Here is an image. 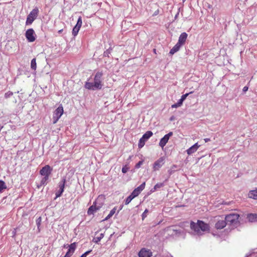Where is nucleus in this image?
<instances>
[{
    "label": "nucleus",
    "mask_w": 257,
    "mask_h": 257,
    "mask_svg": "<svg viewBox=\"0 0 257 257\" xmlns=\"http://www.w3.org/2000/svg\"><path fill=\"white\" fill-rule=\"evenodd\" d=\"M190 228L195 234L201 235L204 232L209 231L210 226L202 220H197V222H190Z\"/></svg>",
    "instance_id": "f257e3e1"
},
{
    "label": "nucleus",
    "mask_w": 257,
    "mask_h": 257,
    "mask_svg": "<svg viewBox=\"0 0 257 257\" xmlns=\"http://www.w3.org/2000/svg\"><path fill=\"white\" fill-rule=\"evenodd\" d=\"M38 14L39 9L37 7H35L28 15L26 22V25H31L34 21L37 18Z\"/></svg>",
    "instance_id": "f03ea898"
},
{
    "label": "nucleus",
    "mask_w": 257,
    "mask_h": 257,
    "mask_svg": "<svg viewBox=\"0 0 257 257\" xmlns=\"http://www.w3.org/2000/svg\"><path fill=\"white\" fill-rule=\"evenodd\" d=\"M25 37L29 42H33L36 40V35L34 30L31 28L26 31Z\"/></svg>",
    "instance_id": "7ed1b4c3"
},
{
    "label": "nucleus",
    "mask_w": 257,
    "mask_h": 257,
    "mask_svg": "<svg viewBox=\"0 0 257 257\" xmlns=\"http://www.w3.org/2000/svg\"><path fill=\"white\" fill-rule=\"evenodd\" d=\"M239 215L236 213H231L228 215H227L225 219L227 222V223L229 224H233L236 223L238 221V218Z\"/></svg>",
    "instance_id": "20e7f679"
},
{
    "label": "nucleus",
    "mask_w": 257,
    "mask_h": 257,
    "mask_svg": "<svg viewBox=\"0 0 257 257\" xmlns=\"http://www.w3.org/2000/svg\"><path fill=\"white\" fill-rule=\"evenodd\" d=\"M98 200V198L94 201L93 203V205L91 206L87 210L88 215L93 214L94 212H95L97 210H99L102 206V204H99L97 205V202Z\"/></svg>",
    "instance_id": "39448f33"
},
{
    "label": "nucleus",
    "mask_w": 257,
    "mask_h": 257,
    "mask_svg": "<svg viewBox=\"0 0 257 257\" xmlns=\"http://www.w3.org/2000/svg\"><path fill=\"white\" fill-rule=\"evenodd\" d=\"M103 73L102 72L98 71L96 72L94 77V81L95 82V86L100 87L102 88V77Z\"/></svg>",
    "instance_id": "423d86ee"
},
{
    "label": "nucleus",
    "mask_w": 257,
    "mask_h": 257,
    "mask_svg": "<svg viewBox=\"0 0 257 257\" xmlns=\"http://www.w3.org/2000/svg\"><path fill=\"white\" fill-rule=\"evenodd\" d=\"M52 168L48 165L43 167L40 171V174L41 176L49 177L51 174Z\"/></svg>",
    "instance_id": "0eeeda50"
},
{
    "label": "nucleus",
    "mask_w": 257,
    "mask_h": 257,
    "mask_svg": "<svg viewBox=\"0 0 257 257\" xmlns=\"http://www.w3.org/2000/svg\"><path fill=\"white\" fill-rule=\"evenodd\" d=\"M173 132H171L168 134L165 135L163 138H162L159 142V146L163 149L164 146L168 143L170 137L172 136Z\"/></svg>",
    "instance_id": "6e6552de"
},
{
    "label": "nucleus",
    "mask_w": 257,
    "mask_h": 257,
    "mask_svg": "<svg viewBox=\"0 0 257 257\" xmlns=\"http://www.w3.org/2000/svg\"><path fill=\"white\" fill-rule=\"evenodd\" d=\"M82 18L81 17H79L77 20L76 25L73 28L72 30V35L74 36H76L78 34V33L82 26Z\"/></svg>",
    "instance_id": "1a4fd4ad"
},
{
    "label": "nucleus",
    "mask_w": 257,
    "mask_h": 257,
    "mask_svg": "<svg viewBox=\"0 0 257 257\" xmlns=\"http://www.w3.org/2000/svg\"><path fill=\"white\" fill-rule=\"evenodd\" d=\"M165 162V158L163 157L160 158L155 162L153 165V169L154 171L158 170L163 165Z\"/></svg>",
    "instance_id": "9d476101"
},
{
    "label": "nucleus",
    "mask_w": 257,
    "mask_h": 257,
    "mask_svg": "<svg viewBox=\"0 0 257 257\" xmlns=\"http://www.w3.org/2000/svg\"><path fill=\"white\" fill-rule=\"evenodd\" d=\"M145 182H144L140 186L138 187L137 188L135 189V190L131 193V196H133L134 198H135L136 197L138 196L140 194L141 191L145 189Z\"/></svg>",
    "instance_id": "9b49d317"
},
{
    "label": "nucleus",
    "mask_w": 257,
    "mask_h": 257,
    "mask_svg": "<svg viewBox=\"0 0 257 257\" xmlns=\"http://www.w3.org/2000/svg\"><path fill=\"white\" fill-rule=\"evenodd\" d=\"M68 247L69 248L68 250L64 257H71L72 255L76 248V244L75 242H73L68 245Z\"/></svg>",
    "instance_id": "f8f14e48"
},
{
    "label": "nucleus",
    "mask_w": 257,
    "mask_h": 257,
    "mask_svg": "<svg viewBox=\"0 0 257 257\" xmlns=\"http://www.w3.org/2000/svg\"><path fill=\"white\" fill-rule=\"evenodd\" d=\"M95 82H91L86 81L85 83L84 87L86 89L90 90H96L101 89V88L100 87L95 86Z\"/></svg>",
    "instance_id": "ddd939ff"
},
{
    "label": "nucleus",
    "mask_w": 257,
    "mask_h": 257,
    "mask_svg": "<svg viewBox=\"0 0 257 257\" xmlns=\"http://www.w3.org/2000/svg\"><path fill=\"white\" fill-rule=\"evenodd\" d=\"M66 183V179L63 178L61 182L59 183V190L56 194V197H60L64 191L65 184Z\"/></svg>",
    "instance_id": "4468645a"
},
{
    "label": "nucleus",
    "mask_w": 257,
    "mask_h": 257,
    "mask_svg": "<svg viewBox=\"0 0 257 257\" xmlns=\"http://www.w3.org/2000/svg\"><path fill=\"white\" fill-rule=\"evenodd\" d=\"M152 252L146 248H142L139 253V257H151Z\"/></svg>",
    "instance_id": "2eb2a0df"
},
{
    "label": "nucleus",
    "mask_w": 257,
    "mask_h": 257,
    "mask_svg": "<svg viewBox=\"0 0 257 257\" xmlns=\"http://www.w3.org/2000/svg\"><path fill=\"white\" fill-rule=\"evenodd\" d=\"M200 147V145H199L197 143H195L194 145H193L186 150L187 154L188 155H191V154L194 153L197 151L198 149Z\"/></svg>",
    "instance_id": "dca6fc26"
},
{
    "label": "nucleus",
    "mask_w": 257,
    "mask_h": 257,
    "mask_svg": "<svg viewBox=\"0 0 257 257\" xmlns=\"http://www.w3.org/2000/svg\"><path fill=\"white\" fill-rule=\"evenodd\" d=\"M227 223L226 220H224L222 218L221 219L218 220L215 224V227L217 229H222L226 225Z\"/></svg>",
    "instance_id": "f3484780"
},
{
    "label": "nucleus",
    "mask_w": 257,
    "mask_h": 257,
    "mask_svg": "<svg viewBox=\"0 0 257 257\" xmlns=\"http://www.w3.org/2000/svg\"><path fill=\"white\" fill-rule=\"evenodd\" d=\"M187 36L188 35L186 33L183 32L181 33L179 37L178 43L181 45L183 46L186 41Z\"/></svg>",
    "instance_id": "a211bd4d"
},
{
    "label": "nucleus",
    "mask_w": 257,
    "mask_h": 257,
    "mask_svg": "<svg viewBox=\"0 0 257 257\" xmlns=\"http://www.w3.org/2000/svg\"><path fill=\"white\" fill-rule=\"evenodd\" d=\"M181 46L182 45L177 42V43L171 49L170 53L172 55L174 54L179 50Z\"/></svg>",
    "instance_id": "6ab92c4d"
},
{
    "label": "nucleus",
    "mask_w": 257,
    "mask_h": 257,
    "mask_svg": "<svg viewBox=\"0 0 257 257\" xmlns=\"http://www.w3.org/2000/svg\"><path fill=\"white\" fill-rule=\"evenodd\" d=\"M248 197L253 199H257V189L251 190L248 193Z\"/></svg>",
    "instance_id": "aec40b11"
},
{
    "label": "nucleus",
    "mask_w": 257,
    "mask_h": 257,
    "mask_svg": "<svg viewBox=\"0 0 257 257\" xmlns=\"http://www.w3.org/2000/svg\"><path fill=\"white\" fill-rule=\"evenodd\" d=\"M153 134L151 131H148L143 135L142 138L147 141L151 137L153 136Z\"/></svg>",
    "instance_id": "412c9836"
},
{
    "label": "nucleus",
    "mask_w": 257,
    "mask_h": 257,
    "mask_svg": "<svg viewBox=\"0 0 257 257\" xmlns=\"http://www.w3.org/2000/svg\"><path fill=\"white\" fill-rule=\"evenodd\" d=\"M248 220L250 222H253L257 219V214H250L247 216Z\"/></svg>",
    "instance_id": "4be33fe9"
},
{
    "label": "nucleus",
    "mask_w": 257,
    "mask_h": 257,
    "mask_svg": "<svg viewBox=\"0 0 257 257\" xmlns=\"http://www.w3.org/2000/svg\"><path fill=\"white\" fill-rule=\"evenodd\" d=\"M116 210V207H114L110 211V212L108 214V215L105 217V218L104 219V220H107L108 219H109L110 217H111L113 216V215L115 213Z\"/></svg>",
    "instance_id": "5701e85b"
},
{
    "label": "nucleus",
    "mask_w": 257,
    "mask_h": 257,
    "mask_svg": "<svg viewBox=\"0 0 257 257\" xmlns=\"http://www.w3.org/2000/svg\"><path fill=\"white\" fill-rule=\"evenodd\" d=\"M63 113H54L53 116V123L57 122Z\"/></svg>",
    "instance_id": "b1692460"
},
{
    "label": "nucleus",
    "mask_w": 257,
    "mask_h": 257,
    "mask_svg": "<svg viewBox=\"0 0 257 257\" xmlns=\"http://www.w3.org/2000/svg\"><path fill=\"white\" fill-rule=\"evenodd\" d=\"M31 68L32 70H35L37 68V63H36V60L35 58H33L31 60Z\"/></svg>",
    "instance_id": "393cba45"
},
{
    "label": "nucleus",
    "mask_w": 257,
    "mask_h": 257,
    "mask_svg": "<svg viewBox=\"0 0 257 257\" xmlns=\"http://www.w3.org/2000/svg\"><path fill=\"white\" fill-rule=\"evenodd\" d=\"M146 142V140H145L144 139L141 138L139 140V142L138 144V147L140 149L143 148Z\"/></svg>",
    "instance_id": "a878e982"
},
{
    "label": "nucleus",
    "mask_w": 257,
    "mask_h": 257,
    "mask_svg": "<svg viewBox=\"0 0 257 257\" xmlns=\"http://www.w3.org/2000/svg\"><path fill=\"white\" fill-rule=\"evenodd\" d=\"M104 237L103 233H101L98 236H96L94 238V242L96 243H98L99 242L101 239Z\"/></svg>",
    "instance_id": "bb28decb"
},
{
    "label": "nucleus",
    "mask_w": 257,
    "mask_h": 257,
    "mask_svg": "<svg viewBox=\"0 0 257 257\" xmlns=\"http://www.w3.org/2000/svg\"><path fill=\"white\" fill-rule=\"evenodd\" d=\"M49 178V177L44 176L41 181L40 185L42 186L46 184Z\"/></svg>",
    "instance_id": "cd10ccee"
},
{
    "label": "nucleus",
    "mask_w": 257,
    "mask_h": 257,
    "mask_svg": "<svg viewBox=\"0 0 257 257\" xmlns=\"http://www.w3.org/2000/svg\"><path fill=\"white\" fill-rule=\"evenodd\" d=\"M7 187L6 184L4 181L0 180V192H2L4 189H6Z\"/></svg>",
    "instance_id": "c85d7f7f"
},
{
    "label": "nucleus",
    "mask_w": 257,
    "mask_h": 257,
    "mask_svg": "<svg viewBox=\"0 0 257 257\" xmlns=\"http://www.w3.org/2000/svg\"><path fill=\"white\" fill-rule=\"evenodd\" d=\"M183 100L180 98L178 100L176 103H175L172 105V107H177L181 106L182 104Z\"/></svg>",
    "instance_id": "c756f323"
},
{
    "label": "nucleus",
    "mask_w": 257,
    "mask_h": 257,
    "mask_svg": "<svg viewBox=\"0 0 257 257\" xmlns=\"http://www.w3.org/2000/svg\"><path fill=\"white\" fill-rule=\"evenodd\" d=\"M134 198L133 197V196H132L131 195H130L125 199V205L128 204Z\"/></svg>",
    "instance_id": "7c9ffc66"
},
{
    "label": "nucleus",
    "mask_w": 257,
    "mask_h": 257,
    "mask_svg": "<svg viewBox=\"0 0 257 257\" xmlns=\"http://www.w3.org/2000/svg\"><path fill=\"white\" fill-rule=\"evenodd\" d=\"M164 186V183H157L156 184L154 187V190H156L158 188H161L162 187Z\"/></svg>",
    "instance_id": "2f4dec72"
},
{
    "label": "nucleus",
    "mask_w": 257,
    "mask_h": 257,
    "mask_svg": "<svg viewBox=\"0 0 257 257\" xmlns=\"http://www.w3.org/2000/svg\"><path fill=\"white\" fill-rule=\"evenodd\" d=\"M13 94V93L10 91L6 92L5 94V97L6 98H8L9 97H10L11 96H12Z\"/></svg>",
    "instance_id": "473e14b6"
},
{
    "label": "nucleus",
    "mask_w": 257,
    "mask_h": 257,
    "mask_svg": "<svg viewBox=\"0 0 257 257\" xmlns=\"http://www.w3.org/2000/svg\"><path fill=\"white\" fill-rule=\"evenodd\" d=\"M192 93H193V92H190L189 93H187L182 95L181 97V99L183 100V101H184L186 99V97L189 95V94Z\"/></svg>",
    "instance_id": "72a5a7b5"
},
{
    "label": "nucleus",
    "mask_w": 257,
    "mask_h": 257,
    "mask_svg": "<svg viewBox=\"0 0 257 257\" xmlns=\"http://www.w3.org/2000/svg\"><path fill=\"white\" fill-rule=\"evenodd\" d=\"M54 112H63V108L62 106H59Z\"/></svg>",
    "instance_id": "f704fd0d"
},
{
    "label": "nucleus",
    "mask_w": 257,
    "mask_h": 257,
    "mask_svg": "<svg viewBox=\"0 0 257 257\" xmlns=\"http://www.w3.org/2000/svg\"><path fill=\"white\" fill-rule=\"evenodd\" d=\"M148 212V209H146L145 210V211L143 212V213L142 214V219L144 220L146 217H147V214Z\"/></svg>",
    "instance_id": "c9c22d12"
},
{
    "label": "nucleus",
    "mask_w": 257,
    "mask_h": 257,
    "mask_svg": "<svg viewBox=\"0 0 257 257\" xmlns=\"http://www.w3.org/2000/svg\"><path fill=\"white\" fill-rule=\"evenodd\" d=\"M143 162L142 161H139L135 166V167L137 169L139 168L143 164Z\"/></svg>",
    "instance_id": "e433bc0d"
},
{
    "label": "nucleus",
    "mask_w": 257,
    "mask_h": 257,
    "mask_svg": "<svg viewBox=\"0 0 257 257\" xmlns=\"http://www.w3.org/2000/svg\"><path fill=\"white\" fill-rule=\"evenodd\" d=\"M128 170V167H127L126 166H124L122 168V172L123 173H125L127 172Z\"/></svg>",
    "instance_id": "4c0bfd02"
},
{
    "label": "nucleus",
    "mask_w": 257,
    "mask_h": 257,
    "mask_svg": "<svg viewBox=\"0 0 257 257\" xmlns=\"http://www.w3.org/2000/svg\"><path fill=\"white\" fill-rule=\"evenodd\" d=\"M91 251V250H88L86 251L85 253L82 254L80 257H86V256Z\"/></svg>",
    "instance_id": "58836bf2"
},
{
    "label": "nucleus",
    "mask_w": 257,
    "mask_h": 257,
    "mask_svg": "<svg viewBox=\"0 0 257 257\" xmlns=\"http://www.w3.org/2000/svg\"><path fill=\"white\" fill-rule=\"evenodd\" d=\"M110 51L109 50H107L106 51H105L104 52V56H105V57H108L109 56V54H110Z\"/></svg>",
    "instance_id": "ea45409f"
},
{
    "label": "nucleus",
    "mask_w": 257,
    "mask_h": 257,
    "mask_svg": "<svg viewBox=\"0 0 257 257\" xmlns=\"http://www.w3.org/2000/svg\"><path fill=\"white\" fill-rule=\"evenodd\" d=\"M248 89V87L247 86H245L244 87H243V89H242V91L243 92L245 93L246 91H247Z\"/></svg>",
    "instance_id": "a19ab883"
},
{
    "label": "nucleus",
    "mask_w": 257,
    "mask_h": 257,
    "mask_svg": "<svg viewBox=\"0 0 257 257\" xmlns=\"http://www.w3.org/2000/svg\"><path fill=\"white\" fill-rule=\"evenodd\" d=\"M159 13V9H157L154 13V14H153V16H157V15H158Z\"/></svg>",
    "instance_id": "79ce46f5"
},
{
    "label": "nucleus",
    "mask_w": 257,
    "mask_h": 257,
    "mask_svg": "<svg viewBox=\"0 0 257 257\" xmlns=\"http://www.w3.org/2000/svg\"><path fill=\"white\" fill-rule=\"evenodd\" d=\"M210 141V140L209 138H205V139H204V141H205V143H207V142H209Z\"/></svg>",
    "instance_id": "37998d69"
},
{
    "label": "nucleus",
    "mask_w": 257,
    "mask_h": 257,
    "mask_svg": "<svg viewBox=\"0 0 257 257\" xmlns=\"http://www.w3.org/2000/svg\"><path fill=\"white\" fill-rule=\"evenodd\" d=\"M40 219V221L39 222H37V224L38 225V227L39 226V225H40V221H41V217H39V218Z\"/></svg>",
    "instance_id": "c03bdc74"
},
{
    "label": "nucleus",
    "mask_w": 257,
    "mask_h": 257,
    "mask_svg": "<svg viewBox=\"0 0 257 257\" xmlns=\"http://www.w3.org/2000/svg\"><path fill=\"white\" fill-rule=\"evenodd\" d=\"M63 31V29H61V30H60L58 31V33L60 34Z\"/></svg>",
    "instance_id": "a18cd8bd"
},
{
    "label": "nucleus",
    "mask_w": 257,
    "mask_h": 257,
    "mask_svg": "<svg viewBox=\"0 0 257 257\" xmlns=\"http://www.w3.org/2000/svg\"><path fill=\"white\" fill-rule=\"evenodd\" d=\"M176 167H177L176 165H173V166H172V168H173H173H176Z\"/></svg>",
    "instance_id": "49530a36"
},
{
    "label": "nucleus",
    "mask_w": 257,
    "mask_h": 257,
    "mask_svg": "<svg viewBox=\"0 0 257 257\" xmlns=\"http://www.w3.org/2000/svg\"><path fill=\"white\" fill-rule=\"evenodd\" d=\"M178 15H179V13H178L176 15V16H175V19H176V18L178 17Z\"/></svg>",
    "instance_id": "de8ad7c7"
},
{
    "label": "nucleus",
    "mask_w": 257,
    "mask_h": 257,
    "mask_svg": "<svg viewBox=\"0 0 257 257\" xmlns=\"http://www.w3.org/2000/svg\"><path fill=\"white\" fill-rule=\"evenodd\" d=\"M156 49H154V52H155Z\"/></svg>",
    "instance_id": "09e8293b"
}]
</instances>
